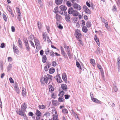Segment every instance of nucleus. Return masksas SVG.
Returning <instances> with one entry per match:
<instances>
[{"label": "nucleus", "instance_id": "f257e3e1", "mask_svg": "<svg viewBox=\"0 0 120 120\" xmlns=\"http://www.w3.org/2000/svg\"><path fill=\"white\" fill-rule=\"evenodd\" d=\"M74 35L80 44H82V41L81 38L82 34L80 31L78 29L75 30Z\"/></svg>", "mask_w": 120, "mask_h": 120}, {"label": "nucleus", "instance_id": "f03ea898", "mask_svg": "<svg viewBox=\"0 0 120 120\" xmlns=\"http://www.w3.org/2000/svg\"><path fill=\"white\" fill-rule=\"evenodd\" d=\"M26 105L25 103H24L21 105V110L19 109V110H17L16 111V112L18 114L21 111H22L23 113H25L26 111Z\"/></svg>", "mask_w": 120, "mask_h": 120}, {"label": "nucleus", "instance_id": "7ed1b4c3", "mask_svg": "<svg viewBox=\"0 0 120 120\" xmlns=\"http://www.w3.org/2000/svg\"><path fill=\"white\" fill-rule=\"evenodd\" d=\"M52 112L53 116V120H59L57 112L55 109H52Z\"/></svg>", "mask_w": 120, "mask_h": 120}, {"label": "nucleus", "instance_id": "20e7f679", "mask_svg": "<svg viewBox=\"0 0 120 120\" xmlns=\"http://www.w3.org/2000/svg\"><path fill=\"white\" fill-rule=\"evenodd\" d=\"M35 46L37 49H40L41 48L40 42L38 39L36 38H34Z\"/></svg>", "mask_w": 120, "mask_h": 120}, {"label": "nucleus", "instance_id": "39448f33", "mask_svg": "<svg viewBox=\"0 0 120 120\" xmlns=\"http://www.w3.org/2000/svg\"><path fill=\"white\" fill-rule=\"evenodd\" d=\"M72 6L74 9L77 10H80L82 9L81 6L79 5L76 3L73 4Z\"/></svg>", "mask_w": 120, "mask_h": 120}, {"label": "nucleus", "instance_id": "423d86ee", "mask_svg": "<svg viewBox=\"0 0 120 120\" xmlns=\"http://www.w3.org/2000/svg\"><path fill=\"white\" fill-rule=\"evenodd\" d=\"M14 90L18 94L20 93V90L19 87L17 83H15L13 85Z\"/></svg>", "mask_w": 120, "mask_h": 120}, {"label": "nucleus", "instance_id": "0eeeda50", "mask_svg": "<svg viewBox=\"0 0 120 120\" xmlns=\"http://www.w3.org/2000/svg\"><path fill=\"white\" fill-rule=\"evenodd\" d=\"M83 8L85 12L86 13L88 14H90L91 13V11L88 8L86 5L83 6Z\"/></svg>", "mask_w": 120, "mask_h": 120}, {"label": "nucleus", "instance_id": "6e6552de", "mask_svg": "<svg viewBox=\"0 0 120 120\" xmlns=\"http://www.w3.org/2000/svg\"><path fill=\"white\" fill-rule=\"evenodd\" d=\"M44 77L45 78V79H46L47 81L49 80H51L52 78V76L49 74L45 75Z\"/></svg>", "mask_w": 120, "mask_h": 120}, {"label": "nucleus", "instance_id": "1a4fd4ad", "mask_svg": "<svg viewBox=\"0 0 120 120\" xmlns=\"http://www.w3.org/2000/svg\"><path fill=\"white\" fill-rule=\"evenodd\" d=\"M40 81L41 84L43 85H44L45 84H47L48 82L47 80L45 79V78L44 77L43 78H41L40 80Z\"/></svg>", "mask_w": 120, "mask_h": 120}, {"label": "nucleus", "instance_id": "9d476101", "mask_svg": "<svg viewBox=\"0 0 120 120\" xmlns=\"http://www.w3.org/2000/svg\"><path fill=\"white\" fill-rule=\"evenodd\" d=\"M19 115L23 116L24 117V119L25 120H28V117L26 116L25 113L23 112L22 111H20L19 113Z\"/></svg>", "mask_w": 120, "mask_h": 120}, {"label": "nucleus", "instance_id": "9b49d317", "mask_svg": "<svg viewBox=\"0 0 120 120\" xmlns=\"http://www.w3.org/2000/svg\"><path fill=\"white\" fill-rule=\"evenodd\" d=\"M56 18L57 21V22H56V23L57 25H58L59 23L60 22V21L61 18V17L60 15L56 14Z\"/></svg>", "mask_w": 120, "mask_h": 120}, {"label": "nucleus", "instance_id": "f8f14e48", "mask_svg": "<svg viewBox=\"0 0 120 120\" xmlns=\"http://www.w3.org/2000/svg\"><path fill=\"white\" fill-rule=\"evenodd\" d=\"M62 77L63 79L65 82L66 83H67V75L65 73H64L62 74Z\"/></svg>", "mask_w": 120, "mask_h": 120}, {"label": "nucleus", "instance_id": "ddd939ff", "mask_svg": "<svg viewBox=\"0 0 120 120\" xmlns=\"http://www.w3.org/2000/svg\"><path fill=\"white\" fill-rule=\"evenodd\" d=\"M27 92L25 88L22 87V95L24 97H25Z\"/></svg>", "mask_w": 120, "mask_h": 120}, {"label": "nucleus", "instance_id": "4468645a", "mask_svg": "<svg viewBox=\"0 0 120 120\" xmlns=\"http://www.w3.org/2000/svg\"><path fill=\"white\" fill-rule=\"evenodd\" d=\"M61 86L62 88L65 91H66L68 90V87L67 85L64 84L61 85Z\"/></svg>", "mask_w": 120, "mask_h": 120}, {"label": "nucleus", "instance_id": "2eb2a0df", "mask_svg": "<svg viewBox=\"0 0 120 120\" xmlns=\"http://www.w3.org/2000/svg\"><path fill=\"white\" fill-rule=\"evenodd\" d=\"M98 68L100 70L102 77H103L104 75V72L101 66L99 65H98Z\"/></svg>", "mask_w": 120, "mask_h": 120}, {"label": "nucleus", "instance_id": "dca6fc26", "mask_svg": "<svg viewBox=\"0 0 120 120\" xmlns=\"http://www.w3.org/2000/svg\"><path fill=\"white\" fill-rule=\"evenodd\" d=\"M56 78L57 82L58 83H60L62 82L60 77L59 75L56 76Z\"/></svg>", "mask_w": 120, "mask_h": 120}, {"label": "nucleus", "instance_id": "f3484780", "mask_svg": "<svg viewBox=\"0 0 120 120\" xmlns=\"http://www.w3.org/2000/svg\"><path fill=\"white\" fill-rule=\"evenodd\" d=\"M7 9L9 11V12L11 14L12 17H14V15L11 10V8L10 6L8 7Z\"/></svg>", "mask_w": 120, "mask_h": 120}, {"label": "nucleus", "instance_id": "a211bd4d", "mask_svg": "<svg viewBox=\"0 0 120 120\" xmlns=\"http://www.w3.org/2000/svg\"><path fill=\"white\" fill-rule=\"evenodd\" d=\"M49 92H52L54 90V88L52 85H49Z\"/></svg>", "mask_w": 120, "mask_h": 120}, {"label": "nucleus", "instance_id": "6ab92c4d", "mask_svg": "<svg viewBox=\"0 0 120 120\" xmlns=\"http://www.w3.org/2000/svg\"><path fill=\"white\" fill-rule=\"evenodd\" d=\"M82 31L85 33H86L87 32L88 29L86 26H83L82 27Z\"/></svg>", "mask_w": 120, "mask_h": 120}, {"label": "nucleus", "instance_id": "aec40b11", "mask_svg": "<svg viewBox=\"0 0 120 120\" xmlns=\"http://www.w3.org/2000/svg\"><path fill=\"white\" fill-rule=\"evenodd\" d=\"M58 102H64V100L63 96H61L58 98Z\"/></svg>", "mask_w": 120, "mask_h": 120}, {"label": "nucleus", "instance_id": "412c9836", "mask_svg": "<svg viewBox=\"0 0 120 120\" xmlns=\"http://www.w3.org/2000/svg\"><path fill=\"white\" fill-rule=\"evenodd\" d=\"M60 8L61 10L63 11H65L67 9V8L66 7L63 5L60 6Z\"/></svg>", "mask_w": 120, "mask_h": 120}, {"label": "nucleus", "instance_id": "4be33fe9", "mask_svg": "<svg viewBox=\"0 0 120 120\" xmlns=\"http://www.w3.org/2000/svg\"><path fill=\"white\" fill-rule=\"evenodd\" d=\"M47 59L46 56L45 55H43L42 58V62L44 63H45L46 62Z\"/></svg>", "mask_w": 120, "mask_h": 120}, {"label": "nucleus", "instance_id": "5701e85b", "mask_svg": "<svg viewBox=\"0 0 120 120\" xmlns=\"http://www.w3.org/2000/svg\"><path fill=\"white\" fill-rule=\"evenodd\" d=\"M42 35L43 39L45 41H46V38H47V36L46 33L43 32L42 33Z\"/></svg>", "mask_w": 120, "mask_h": 120}, {"label": "nucleus", "instance_id": "b1692460", "mask_svg": "<svg viewBox=\"0 0 120 120\" xmlns=\"http://www.w3.org/2000/svg\"><path fill=\"white\" fill-rule=\"evenodd\" d=\"M18 43L19 44V46L21 48H22V42L20 38L18 39Z\"/></svg>", "mask_w": 120, "mask_h": 120}, {"label": "nucleus", "instance_id": "393cba45", "mask_svg": "<svg viewBox=\"0 0 120 120\" xmlns=\"http://www.w3.org/2000/svg\"><path fill=\"white\" fill-rule=\"evenodd\" d=\"M55 71V69L53 68H51L49 70V73L50 74H52Z\"/></svg>", "mask_w": 120, "mask_h": 120}, {"label": "nucleus", "instance_id": "a878e982", "mask_svg": "<svg viewBox=\"0 0 120 120\" xmlns=\"http://www.w3.org/2000/svg\"><path fill=\"white\" fill-rule=\"evenodd\" d=\"M63 0H55V2L57 5L60 4L62 3Z\"/></svg>", "mask_w": 120, "mask_h": 120}, {"label": "nucleus", "instance_id": "bb28decb", "mask_svg": "<svg viewBox=\"0 0 120 120\" xmlns=\"http://www.w3.org/2000/svg\"><path fill=\"white\" fill-rule=\"evenodd\" d=\"M65 18L67 21L69 22L70 21V17L69 15H66L65 16Z\"/></svg>", "mask_w": 120, "mask_h": 120}, {"label": "nucleus", "instance_id": "cd10ccee", "mask_svg": "<svg viewBox=\"0 0 120 120\" xmlns=\"http://www.w3.org/2000/svg\"><path fill=\"white\" fill-rule=\"evenodd\" d=\"M51 94V97L53 99H55L57 97V95L55 93L52 92Z\"/></svg>", "mask_w": 120, "mask_h": 120}, {"label": "nucleus", "instance_id": "c85d7f7f", "mask_svg": "<svg viewBox=\"0 0 120 120\" xmlns=\"http://www.w3.org/2000/svg\"><path fill=\"white\" fill-rule=\"evenodd\" d=\"M46 107V105H40L38 106V107L40 109H45Z\"/></svg>", "mask_w": 120, "mask_h": 120}, {"label": "nucleus", "instance_id": "c756f323", "mask_svg": "<svg viewBox=\"0 0 120 120\" xmlns=\"http://www.w3.org/2000/svg\"><path fill=\"white\" fill-rule=\"evenodd\" d=\"M79 13L77 11L74 10V11L72 15L73 16H77L79 14Z\"/></svg>", "mask_w": 120, "mask_h": 120}, {"label": "nucleus", "instance_id": "7c9ffc66", "mask_svg": "<svg viewBox=\"0 0 120 120\" xmlns=\"http://www.w3.org/2000/svg\"><path fill=\"white\" fill-rule=\"evenodd\" d=\"M74 11L73 9L72 8H71L69 9L68 11V13L69 14H72Z\"/></svg>", "mask_w": 120, "mask_h": 120}, {"label": "nucleus", "instance_id": "2f4dec72", "mask_svg": "<svg viewBox=\"0 0 120 120\" xmlns=\"http://www.w3.org/2000/svg\"><path fill=\"white\" fill-rule=\"evenodd\" d=\"M36 115L37 116H40L41 115V113L40 111L38 109L36 110Z\"/></svg>", "mask_w": 120, "mask_h": 120}, {"label": "nucleus", "instance_id": "473e14b6", "mask_svg": "<svg viewBox=\"0 0 120 120\" xmlns=\"http://www.w3.org/2000/svg\"><path fill=\"white\" fill-rule=\"evenodd\" d=\"M38 27L39 30H40L42 27V24L40 22L38 21L37 23Z\"/></svg>", "mask_w": 120, "mask_h": 120}, {"label": "nucleus", "instance_id": "72a5a7b5", "mask_svg": "<svg viewBox=\"0 0 120 120\" xmlns=\"http://www.w3.org/2000/svg\"><path fill=\"white\" fill-rule=\"evenodd\" d=\"M52 104L55 106H56L58 104L57 101V100H52Z\"/></svg>", "mask_w": 120, "mask_h": 120}, {"label": "nucleus", "instance_id": "f704fd0d", "mask_svg": "<svg viewBox=\"0 0 120 120\" xmlns=\"http://www.w3.org/2000/svg\"><path fill=\"white\" fill-rule=\"evenodd\" d=\"M91 24L90 22L87 21L86 23V26L88 28L90 27L91 26Z\"/></svg>", "mask_w": 120, "mask_h": 120}, {"label": "nucleus", "instance_id": "c9c22d12", "mask_svg": "<svg viewBox=\"0 0 120 120\" xmlns=\"http://www.w3.org/2000/svg\"><path fill=\"white\" fill-rule=\"evenodd\" d=\"M64 94V92L63 91H61L58 94V96H63V95Z\"/></svg>", "mask_w": 120, "mask_h": 120}, {"label": "nucleus", "instance_id": "e433bc0d", "mask_svg": "<svg viewBox=\"0 0 120 120\" xmlns=\"http://www.w3.org/2000/svg\"><path fill=\"white\" fill-rule=\"evenodd\" d=\"M26 47L27 51H29L30 50V48L29 46V44H26L25 45Z\"/></svg>", "mask_w": 120, "mask_h": 120}, {"label": "nucleus", "instance_id": "4c0bfd02", "mask_svg": "<svg viewBox=\"0 0 120 120\" xmlns=\"http://www.w3.org/2000/svg\"><path fill=\"white\" fill-rule=\"evenodd\" d=\"M54 11L56 13H58L59 12L58 8L57 7H55L54 9Z\"/></svg>", "mask_w": 120, "mask_h": 120}, {"label": "nucleus", "instance_id": "58836bf2", "mask_svg": "<svg viewBox=\"0 0 120 120\" xmlns=\"http://www.w3.org/2000/svg\"><path fill=\"white\" fill-rule=\"evenodd\" d=\"M62 112L64 114H66L68 113V111L66 109H64L62 110Z\"/></svg>", "mask_w": 120, "mask_h": 120}, {"label": "nucleus", "instance_id": "ea45409f", "mask_svg": "<svg viewBox=\"0 0 120 120\" xmlns=\"http://www.w3.org/2000/svg\"><path fill=\"white\" fill-rule=\"evenodd\" d=\"M76 65L77 67H78L80 69H81V66L79 63L78 62H76Z\"/></svg>", "mask_w": 120, "mask_h": 120}, {"label": "nucleus", "instance_id": "a19ab883", "mask_svg": "<svg viewBox=\"0 0 120 120\" xmlns=\"http://www.w3.org/2000/svg\"><path fill=\"white\" fill-rule=\"evenodd\" d=\"M50 113L48 112H46L44 115V116L46 117H48L50 116Z\"/></svg>", "mask_w": 120, "mask_h": 120}, {"label": "nucleus", "instance_id": "79ce46f5", "mask_svg": "<svg viewBox=\"0 0 120 120\" xmlns=\"http://www.w3.org/2000/svg\"><path fill=\"white\" fill-rule=\"evenodd\" d=\"M80 24L81 25L83 26H84L85 25V22L83 20H82L81 21Z\"/></svg>", "mask_w": 120, "mask_h": 120}, {"label": "nucleus", "instance_id": "37998d69", "mask_svg": "<svg viewBox=\"0 0 120 120\" xmlns=\"http://www.w3.org/2000/svg\"><path fill=\"white\" fill-rule=\"evenodd\" d=\"M23 42L25 43V45L28 44V40L26 38H24L23 39Z\"/></svg>", "mask_w": 120, "mask_h": 120}, {"label": "nucleus", "instance_id": "c03bdc74", "mask_svg": "<svg viewBox=\"0 0 120 120\" xmlns=\"http://www.w3.org/2000/svg\"><path fill=\"white\" fill-rule=\"evenodd\" d=\"M78 20V18L76 17H75L73 18V22L75 23H76L77 22Z\"/></svg>", "mask_w": 120, "mask_h": 120}, {"label": "nucleus", "instance_id": "a18cd8bd", "mask_svg": "<svg viewBox=\"0 0 120 120\" xmlns=\"http://www.w3.org/2000/svg\"><path fill=\"white\" fill-rule=\"evenodd\" d=\"M66 4L69 7H70L71 5V3L69 1H67L66 2Z\"/></svg>", "mask_w": 120, "mask_h": 120}, {"label": "nucleus", "instance_id": "49530a36", "mask_svg": "<svg viewBox=\"0 0 120 120\" xmlns=\"http://www.w3.org/2000/svg\"><path fill=\"white\" fill-rule=\"evenodd\" d=\"M34 35H31L29 37L28 39H30V40H31L33 39V38L34 39Z\"/></svg>", "mask_w": 120, "mask_h": 120}, {"label": "nucleus", "instance_id": "de8ad7c7", "mask_svg": "<svg viewBox=\"0 0 120 120\" xmlns=\"http://www.w3.org/2000/svg\"><path fill=\"white\" fill-rule=\"evenodd\" d=\"M64 48L65 49H67V50H69L70 49L69 47V46H67L65 44H64Z\"/></svg>", "mask_w": 120, "mask_h": 120}, {"label": "nucleus", "instance_id": "09e8293b", "mask_svg": "<svg viewBox=\"0 0 120 120\" xmlns=\"http://www.w3.org/2000/svg\"><path fill=\"white\" fill-rule=\"evenodd\" d=\"M29 41L31 45V46L34 48H35V46L34 45L33 42L31 40H30Z\"/></svg>", "mask_w": 120, "mask_h": 120}, {"label": "nucleus", "instance_id": "8fccbe9b", "mask_svg": "<svg viewBox=\"0 0 120 120\" xmlns=\"http://www.w3.org/2000/svg\"><path fill=\"white\" fill-rule=\"evenodd\" d=\"M52 66L55 67L56 65V63L55 61H53L52 62Z\"/></svg>", "mask_w": 120, "mask_h": 120}, {"label": "nucleus", "instance_id": "3c124183", "mask_svg": "<svg viewBox=\"0 0 120 120\" xmlns=\"http://www.w3.org/2000/svg\"><path fill=\"white\" fill-rule=\"evenodd\" d=\"M3 16L4 20L6 22L7 21V19L6 15L4 14H3Z\"/></svg>", "mask_w": 120, "mask_h": 120}, {"label": "nucleus", "instance_id": "603ef678", "mask_svg": "<svg viewBox=\"0 0 120 120\" xmlns=\"http://www.w3.org/2000/svg\"><path fill=\"white\" fill-rule=\"evenodd\" d=\"M54 53L53 51H51L50 52L49 55L50 56L52 57H53L54 56Z\"/></svg>", "mask_w": 120, "mask_h": 120}, {"label": "nucleus", "instance_id": "864d4df0", "mask_svg": "<svg viewBox=\"0 0 120 120\" xmlns=\"http://www.w3.org/2000/svg\"><path fill=\"white\" fill-rule=\"evenodd\" d=\"M9 80L10 82L11 83H14V81L11 77L10 78Z\"/></svg>", "mask_w": 120, "mask_h": 120}, {"label": "nucleus", "instance_id": "5fc2aeb1", "mask_svg": "<svg viewBox=\"0 0 120 120\" xmlns=\"http://www.w3.org/2000/svg\"><path fill=\"white\" fill-rule=\"evenodd\" d=\"M105 26L107 28H108V22L107 20L106 21V22L105 23Z\"/></svg>", "mask_w": 120, "mask_h": 120}, {"label": "nucleus", "instance_id": "6e6d98bb", "mask_svg": "<svg viewBox=\"0 0 120 120\" xmlns=\"http://www.w3.org/2000/svg\"><path fill=\"white\" fill-rule=\"evenodd\" d=\"M90 63L94 65L95 63V61L94 60L92 59H91L90 60Z\"/></svg>", "mask_w": 120, "mask_h": 120}, {"label": "nucleus", "instance_id": "4d7b16f0", "mask_svg": "<svg viewBox=\"0 0 120 120\" xmlns=\"http://www.w3.org/2000/svg\"><path fill=\"white\" fill-rule=\"evenodd\" d=\"M65 97V99H67L69 98L70 97L69 95H64Z\"/></svg>", "mask_w": 120, "mask_h": 120}, {"label": "nucleus", "instance_id": "13d9d810", "mask_svg": "<svg viewBox=\"0 0 120 120\" xmlns=\"http://www.w3.org/2000/svg\"><path fill=\"white\" fill-rule=\"evenodd\" d=\"M67 54L68 56L69 57L71 56V52L69 49L67 50Z\"/></svg>", "mask_w": 120, "mask_h": 120}, {"label": "nucleus", "instance_id": "bf43d9fd", "mask_svg": "<svg viewBox=\"0 0 120 120\" xmlns=\"http://www.w3.org/2000/svg\"><path fill=\"white\" fill-rule=\"evenodd\" d=\"M5 47V44L4 43H2L0 46V47L2 48H4Z\"/></svg>", "mask_w": 120, "mask_h": 120}, {"label": "nucleus", "instance_id": "052dcab7", "mask_svg": "<svg viewBox=\"0 0 120 120\" xmlns=\"http://www.w3.org/2000/svg\"><path fill=\"white\" fill-rule=\"evenodd\" d=\"M28 115L29 116H33L34 115V114L32 112H29L28 113Z\"/></svg>", "mask_w": 120, "mask_h": 120}, {"label": "nucleus", "instance_id": "680f3d73", "mask_svg": "<svg viewBox=\"0 0 120 120\" xmlns=\"http://www.w3.org/2000/svg\"><path fill=\"white\" fill-rule=\"evenodd\" d=\"M18 17H17V18H18L19 19V21L20 16H21V14L20 12V13H18Z\"/></svg>", "mask_w": 120, "mask_h": 120}, {"label": "nucleus", "instance_id": "e2e57ef3", "mask_svg": "<svg viewBox=\"0 0 120 120\" xmlns=\"http://www.w3.org/2000/svg\"><path fill=\"white\" fill-rule=\"evenodd\" d=\"M116 8L115 6H113V7L112 10L113 11H116Z\"/></svg>", "mask_w": 120, "mask_h": 120}, {"label": "nucleus", "instance_id": "0e129e2a", "mask_svg": "<svg viewBox=\"0 0 120 120\" xmlns=\"http://www.w3.org/2000/svg\"><path fill=\"white\" fill-rule=\"evenodd\" d=\"M44 69L45 71H47L48 70V68L47 67V65L45 66L44 67Z\"/></svg>", "mask_w": 120, "mask_h": 120}, {"label": "nucleus", "instance_id": "69168bd1", "mask_svg": "<svg viewBox=\"0 0 120 120\" xmlns=\"http://www.w3.org/2000/svg\"><path fill=\"white\" fill-rule=\"evenodd\" d=\"M97 36L96 35H95V36L94 37V39L97 42V44H98V42H97L98 40L97 39Z\"/></svg>", "mask_w": 120, "mask_h": 120}, {"label": "nucleus", "instance_id": "338daca9", "mask_svg": "<svg viewBox=\"0 0 120 120\" xmlns=\"http://www.w3.org/2000/svg\"><path fill=\"white\" fill-rule=\"evenodd\" d=\"M44 53V51L42 50H41L40 51V54L41 55L43 56V54Z\"/></svg>", "mask_w": 120, "mask_h": 120}, {"label": "nucleus", "instance_id": "774afa93", "mask_svg": "<svg viewBox=\"0 0 120 120\" xmlns=\"http://www.w3.org/2000/svg\"><path fill=\"white\" fill-rule=\"evenodd\" d=\"M11 30L13 32H14L15 30V27L13 26H12L11 27Z\"/></svg>", "mask_w": 120, "mask_h": 120}]
</instances>
